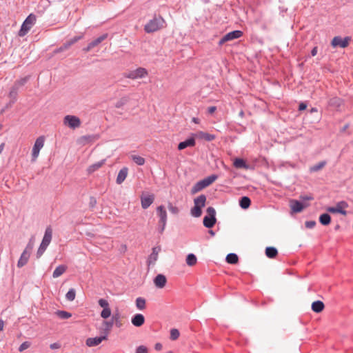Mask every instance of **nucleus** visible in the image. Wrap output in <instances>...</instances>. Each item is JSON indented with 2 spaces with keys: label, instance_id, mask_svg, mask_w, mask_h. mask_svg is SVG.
<instances>
[{
  "label": "nucleus",
  "instance_id": "1",
  "mask_svg": "<svg viewBox=\"0 0 353 353\" xmlns=\"http://www.w3.org/2000/svg\"><path fill=\"white\" fill-rule=\"evenodd\" d=\"M164 24L165 21L161 17H154L145 25L144 30L147 33H152L162 28Z\"/></svg>",
  "mask_w": 353,
  "mask_h": 353
},
{
  "label": "nucleus",
  "instance_id": "2",
  "mask_svg": "<svg viewBox=\"0 0 353 353\" xmlns=\"http://www.w3.org/2000/svg\"><path fill=\"white\" fill-rule=\"evenodd\" d=\"M206 196L201 194L194 199V206L191 209L190 213L194 217H199L202 214V208L205 205Z\"/></svg>",
  "mask_w": 353,
  "mask_h": 353
},
{
  "label": "nucleus",
  "instance_id": "3",
  "mask_svg": "<svg viewBox=\"0 0 353 353\" xmlns=\"http://www.w3.org/2000/svg\"><path fill=\"white\" fill-rule=\"evenodd\" d=\"M37 21V17L34 14H30L25 19L18 32V35L21 37H24L31 30Z\"/></svg>",
  "mask_w": 353,
  "mask_h": 353
},
{
  "label": "nucleus",
  "instance_id": "4",
  "mask_svg": "<svg viewBox=\"0 0 353 353\" xmlns=\"http://www.w3.org/2000/svg\"><path fill=\"white\" fill-rule=\"evenodd\" d=\"M217 179V176L211 175L198 181L191 189V194H194L211 185Z\"/></svg>",
  "mask_w": 353,
  "mask_h": 353
},
{
  "label": "nucleus",
  "instance_id": "5",
  "mask_svg": "<svg viewBox=\"0 0 353 353\" xmlns=\"http://www.w3.org/2000/svg\"><path fill=\"white\" fill-rule=\"evenodd\" d=\"M34 240L30 239L18 261V263H17L18 268H22L25 265H26V263H28L29 258L30 256L32 250L34 248Z\"/></svg>",
  "mask_w": 353,
  "mask_h": 353
},
{
  "label": "nucleus",
  "instance_id": "6",
  "mask_svg": "<svg viewBox=\"0 0 353 353\" xmlns=\"http://www.w3.org/2000/svg\"><path fill=\"white\" fill-rule=\"evenodd\" d=\"M148 75L147 70L144 68H138L136 70L128 71L124 74L125 78L136 80L139 79H143Z\"/></svg>",
  "mask_w": 353,
  "mask_h": 353
},
{
  "label": "nucleus",
  "instance_id": "7",
  "mask_svg": "<svg viewBox=\"0 0 353 353\" xmlns=\"http://www.w3.org/2000/svg\"><path fill=\"white\" fill-rule=\"evenodd\" d=\"M206 211L208 215L203 218V225L208 228H211L216 223V211L212 207H208Z\"/></svg>",
  "mask_w": 353,
  "mask_h": 353
},
{
  "label": "nucleus",
  "instance_id": "8",
  "mask_svg": "<svg viewBox=\"0 0 353 353\" xmlns=\"http://www.w3.org/2000/svg\"><path fill=\"white\" fill-rule=\"evenodd\" d=\"M349 207L348 203L346 201H341L338 202L334 207H329L327 211L330 213H339L344 216L347 215L346 208Z\"/></svg>",
  "mask_w": 353,
  "mask_h": 353
},
{
  "label": "nucleus",
  "instance_id": "9",
  "mask_svg": "<svg viewBox=\"0 0 353 353\" xmlns=\"http://www.w3.org/2000/svg\"><path fill=\"white\" fill-rule=\"evenodd\" d=\"M63 124L72 129H75L81 126V121L77 116L66 115L63 118Z\"/></svg>",
  "mask_w": 353,
  "mask_h": 353
},
{
  "label": "nucleus",
  "instance_id": "10",
  "mask_svg": "<svg viewBox=\"0 0 353 353\" xmlns=\"http://www.w3.org/2000/svg\"><path fill=\"white\" fill-rule=\"evenodd\" d=\"M44 141H45V138L43 136H41L36 139L34 146L32 148V161H35L37 160V159L38 158L40 150L44 145Z\"/></svg>",
  "mask_w": 353,
  "mask_h": 353
},
{
  "label": "nucleus",
  "instance_id": "11",
  "mask_svg": "<svg viewBox=\"0 0 353 353\" xmlns=\"http://www.w3.org/2000/svg\"><path fill=\"white\" fill-rule=\"evenodd\" d=\"M157 215L159 217V232L162 233L165 228L167 222V212L163 206L160 205L157 208Z\"/></svg>",
  "mask_w": 353,
  "mask_h": 353
},
{
  "label": "nucleus",
  "instance_id": "12",
  "mask_svg": "<svg viewBox=\"0 0 353 353\" xmlns=\"http://www.w3.org/2000/svg\"><path fill=\"white\" fill-rule=\"evenodd\" d=\"M243 35V32L240 30H234L227 33L224 35L222 39L219 41V44L222 46L225 43L240 38Z\"/></svg>",
  "mask_w": 353,
  "mask_h": 353
},
{
  "label": "nucleus",
  "instance_id": "13",
  "mask_svg": "<svg viewBox=\"0 0 353 353\" xmlns=\"http://www.w3.org/2000/svg\"><path fill=\"white\" fill-rule=\"evenodd\" d=\"M308 205H303L301 202L295 200H290V207L292 213L301 212L305 208L307 207Z\"/></svg>",
  "mask_w": 353,
  "mask_h": 353
},
{
  "label": "nucleus",
  "instance_id": "14",
  "mask_svg": "<svg viewBox=\"0 0 353 353\" xmlns=\"http://www.w3.org/2000/svg\"><path fill=\"white\" fill-rule=\"evenodd\" d=\"M350 41L349 37H345V39H341L340 37H335L333 38L332 41V46L335 48L337 46H340L341 48H346Z\"/></svg>",
  "mask_w": 353,
  "mask_h": 353
},
{
  "label": "nucleus",
  "instance_id": "15",
  "mask_svg": "<svg viewBox=\"0 0 353 353\" xmlns=\"http://www.w3.org/2000/svg\"><path fill=\"white\" fill-rule=\"evenodd\" d=\"M194 139H204L208 141H213L215 139V136L214 134H211L203 131H199L194 134H192Z\"/></svg>",
  "mask_w": 353,
  "mask_h": 353
},
{
  "label": "nucleus",
  "instance_id": "16",
  "mask_svg": "<svg viewBox=\"0 0 353 353\" xmlns=\"http://www.w3.org/2000/svg\"><path fill=\"white\" fill-rule=\"evenodd\" d=\"M107 339L106 336L100 337L88 338L85 341V344L88 347H94L99 345L103 340Z\"/></svg>",
  "mask_w": 353,
  "mask_h": 353
},
{
  "label": "nucleus",
  "instance_id": "17",
  "mask_svg": "<svg viewBox=\"0 0 353 353\" xmlns=\"http://www.w3.org/2000/svg\"><path fill=\"white\" fill-rule=\"evenodd\" d=\"M167 283L166 277L161 274H157L154 279V283L155 286L158 288H163Z\"/></svg>",
  "mask_w": 353,
  "mask_h": 353
},
{
  "label": "nucleus",
  "instance_id": "18",
  "mask_svg": "<svg viewBox=\"0 0 353 353\" xmlns=\"http://www.w3.org/2000/svg\"><path fill=\"white\" fill-rule=\"evenodd\" d=\"M196 144L195 139L193 137V134L191 135V137L185 140V141L181 142L178 145V149L179 150H182L188 147H194Z\"/></svg>",
  "mask_w": 353,
  "mask_h": 353
},
{
  "label": "nucleus",
  "instance_id": "19",
  "mask_svg": "<svg viewBox=\"0 0 353 353\" xmlns=\"http://www.w3.org/2000/svg\"><path fill=\"white\" fill-rule=\"evenodd\" d=\"M161 252L160 247H154L152 249V252L148 257V265L154 264L158 259L159 254Z\"/></svg>",
  "mask_w": 353,
  "mask_h": 353
},
{
  "label": "nucleus",
  "instance_id": "20",
  "mask_svg": "<svg viewBox=\"0 0 353 353\" xmlns=\"http://www.w3.org/2000/svg\"><path fill=\"white\" fill-rule=\"evenodd\" d=\"M131 322L133 325L141 327L145 323V317L141 314H137L132 318Z\"/></svg>",
  "mask_w": 353,
  "mask_h": 353
},
{
  "label": "nucleus",
  "instance_id": "21",
  "mask_svg": "<svg viewBox=\"0 0 353 353\" xmlns=\"http://www.w3.org/2000/svg\"><path fill=\"white\" fill-rule=\"evenodd\" d=\"M154 195L141 196V206L143 209H147L154 201Z\"/></svg>",
  "mask_w": 353,
  "mask_h": 353
},
{
  "label": "nucleus",
  "instance_id": "22",
  "mask_svg": "<svg viewBox=\"0 0 353 353\" xmlns=\"http://www.w3.org/2000/svg\"><path fill=\"white\" fill-rule=\"evenodd\" d=\"M128 173V169L126 167L123 168L119 172V174L117 177V183L118 184H121L125 179H126Z\"/></svg>",
  "mask_w": 353,
  "mask_h": 353
},
{
  "label": "nucleus",
  "instance_id": "23",
  "mask_svg": "<svg viewBox=\"0 0 353 353\" xmlns=\"http://www.w3.org/2000/svg\"><path fill=\"white\" fill-rule=\"evenodd\" d=\"M233 165L237 169H245L248 170L249 168V165L246 163V162L240 158H236L234 160Z\"/></svg>",
  "mask_w": 353,
  "mask_h": 353
},
{
  "label": "nucleus",
  "instance_id": "24",
  "mask_svg": "<svg viewBox=\"0 0 353 353\" xmlns=\"http://www.w3.org/2000/svg\"><path fill=\"white\" fill-rule=\"evenodd\" d=\"M52 237V230L49 226L46 229L42 242L44 243V244H47L49 245V244L51 242Z\"/></svg>",
  "mask_w": 353,
  "mask_h": 353
},
{
  "label": "nucleus",
  "instance_id": "25",
  "mask_svg": "<svg viewBox=\"0 0 353 353\" xmlns=\"http://www.w3.org/2000/svg\"><path fill=\"white\" fill-rule=\"evenodd\" d=\"M324 307V303L321 301H316L312 303V310L314 312L319 313L323 310Z\"/></svg>",
  "mask_w": 353,
  "mask_h": 353
},
{
  "label": "nucleus",
  "instance_id": "26",
  "mask_svg": "<svg viewBox=\"0 0 353 353\" xmlns=\"http://www.w3.org/2000/svg\"><path fill=\"white\" fill-rule=\"evenodd\" d=\"M105 160L103 159V160H101L99 162H97V163L91 165L88 168V173L91 174V173H93L94 172H95L96 170H99L100 168H101L105 164Z\"/></svg>",
  "mask_w": 353,
  "mask_h": 353
},
{
  "label": "nucleus",
  "instance_id": "27",
  "mask_svg": "<svg viewBox=\"0 0 353 353\" xmlns=\"http://www.w3.org/2000/svg\"><path fill=\"white\" fill-rule=\"evenodd\" d=\"M343 104V101L339 97H333L329 101V105L335 108H339Z\"/></svg>",
  "mask_w": 353,
  "mask_h": 353
},
{
  "label": "nucleus",
  "instance_id": "28",
  "mask_svg": "<svg viewBox=\"0 0 353 353\" xmlns=\"http://www.w3.org/2000/svg\"><path fill=\"white\" fill-rule=\"evenodd\" d=\"M67 270V266L65 265H60L56 268V269L53 272V277L57 278L61 276Z\"/></svg>",
  "mask_w": 353,
  "mask_h": 353
},
{
  "label": "nucleus",
  "instance_id": "29",
  "mask_svg": "<svg viewBox=\"0 0 353 353\" xmlns=\"http://www.w3.org/2000/svg\"><path fill=\"white\" fill-rule=\"evenodd\" d=\"M278 254L277 250L273 247H268L265 249V254L268 258L273 259Z\"/></svg>",
  "mask_w": 353,
  "mask_h": 353
},
{
  "label": "nucleus",
  "instance_id": "30",
  "mask_svg": "<svg viewBox=\"0 0 353 353\" xmlns=\"http://www.w3.org/2000/svg\"><path fill=\"white\" fill-rule=\"evenodd\" d=\"M197 263L196 256L194 254H189L186 257V263L189 266H194Z\"/></svg>",
  "mask_w": 353,
  "mask_h": 353
},
{
  "label": "nucleus",
  "instance_id": "31",
  "mask_svg": "<svg viewBox=\"0 0 353 353\" xmlns=\"http://www.w3.org/2000/svg\"><path fill=\"white\" fill-rule=\"evenodd\" d=\"M320 223L323 225H327L331 222V217L328 214H323L319 217Z\"/></svg>",
  "mask_w": 353,
  "mask_h": 353
},
{
  "label": "nucleus",
  "instance_id": "32",
  "mask_svg": "<svg viewBox=\"0 0 353 353\" xmlns=\"http://www.w3.org/2000/svg\"><path fill=\"white\" fill-rule=\"evenodd\" d=\"M239 258L236 254L230 253L226 256V261L230 264H236L238 263Z\"/></svg>",
  "mask_w": 353,
  "mask_h": 353
},
{
  "label": "nucleus",
  "instance_id": "33",
  "mask_svg": "<svg viewBox=\"0 0 353 353\" xmlns=\"http://www.w3.org/2000/svg\"><path fill=\"white\" fill-rule=\"evenodd\" d=\"M94 140L93 136L88 135V136H82L78 139V142L80 144L85 145L89 142H92Z\"/></svg>",
  "mask_w": 353,
  "mask_h": 353
},
{
  "label": "nucleus",
  "instance_id": "34",
  "mask_svg": "<svg viewBox=\"0 0 353 353\" xmlns=\"http://www.w3.org/2000/svg\"><path fill=\"white\" fill-rule=\"evenodd\" d=\"M146 301L145 299L142 297H138L136 299V306L140 310H143L145 308Z\"/></svg>",
  "mask_w": 353,
  "mask_h": 353
},
{
  "label": "nucleus",
  "instance_id": "35",
  "mask_svg": "<svg viewBox=\"0 0 353 353\" xmlns=\"http://www.w3.org/2000/svg\"><path fill=\"white\" fill-rule=\"evenodd\" d=\"M251 201L248 196H243L241 199L239 204L243 209H247L250 205Z\"/></svg>",
  "mask_w": 353,
  "mask_h": 353
},
{
  "label": "nucleus",
  "instance_id": "36",
  "mask_svg": "<svg viewBox=\"0 0 353 353\" xmlns=\"http://www.w3.org/2000/svg\"><path fill=\"white\" fill-rule=\"evenodd\" d=\"M56 314L57 316L62 319H68L72 316L71 313L63 310H58L56 312Z\"/></svg>",
  "mask_w": 353,
  "mask_h": 353
},
{
  "label": "nucleus",
  "instance_id": "37",
  "mask_svg": "<svg viewBox=\"0 0 353 353\" xmlns=\"http://www.w3.org/2000/svg\"><path fill=\"white\" fill-rule=\"evenodd\" d=\"M131 159L135 163H137L139 165H143L145 162L144 158L138 155H132Z\"/></svg>",
  "mask_w": 353,
  "mask_h": 353
},
{
  "label": "nucleus",
  "instance_id": "38",
  "mask_svg": "<svg viewBox=\"0 0 353 353\" xmlns=\"http://www.w3.org/2000/svg\"><path fill=\"white\" fill-rule=\"evenodd\" d=\"M76 297V291L74 289H70L69 291L65 294V298L69 301H72L74 300Z\"/></svg>",
  "mask_w": 353,
  "mask_h": 353
},
{
  "label": "nucleus",
  "instance_id": "39",
  "mask_svg": "<svg viewBox=\"0 0 353 353\" xmlns=\"http://www.w3.org/2000/svg\"><path fill=\"white\" fill-rule=\"evenodd\" d=\"M106 37H107V35L103 34V35L98 37L97 39H94L90 43L91 44V46H92V48H94L97 46H98L99 43H101L104 39H105Z\"/></svg>",
  "mask_w": 353,
  "mask_h": 353
},
{
  "label": "nucleus",
  "instance_id": "40",
  "mask_svg": "<svg viewBox=\"0 0 353 353\" xmlns=\"http://www.w3.org/2000/svg\"><path fill=\"white\" fill-rule=\"evenodd\" d=\"M179 336H180V333L177 329H176V328L171 329L170 336L171 340L175 341L179 337Z\"/></svg>",
  "mask_w": 353,
  "mask_h": 353
},
{
  "label": "nucleus",
  "instance_id": "41",
  "mask_svg": "<svg viewBox=\"0 0 353 353\" xmlns=\"http://www.w3.org/2000/svg\"><path fill=\"white\" fill-rule=\"evenodd\" d=\"M28 79V77H24V78L21 79L20 80L17 81L14 84V85L15 86V88L19 89L21 86H23V85H25V83L27 82Z\"/></svg>",
  "mask_w": 353,
  "mask_h": 353
},
{
  "label": "nucleus",
  "instance_id": "42",
  "mask_svg": "<svg viewBox=\"0 0 353 353\" xmlns=\"http://www.w3.org/2000/svg\"><path fill=\"white\" fill-rule=\"evenodd\" d=\"M72 46L69 41H66L62 46H61L59 48L55 50V52H60L62 51H64L65 50H68L70 48V46Z\"/></svg>",
  "mask_w": 353,
  "mask_h": 353
},
{
  "label": "nucleus",
  "instance_id": "43",
  "mask_svg": "<svg viewBox=\"0 0 353 353\" xmlns=\"http://www.w3.org/2000/svg\"><path fill=\"white\" fill-rule=\"evenodd\" d=\"M110 315H111V310L110 307L103 309L102 310V312H101V316L103 319H107V318L110 317Z\"/></svg>",
  "mask_w": 353,
  "mask_h": 353
},
{
  "label": "nucleus",
  "instance_id": "44",
  "mask_svg": "<svg viewBox=\"0 0 353 353\" xmlns=\"http://www.w3.org/2000/svg\"><path fill=\"white\" fill-rule=\"evenodd\" d=\"M128 101V99L127 97H123L119 101H118L115 105V106L118 108L124 105Z\"/></svg>",
  "mask_w": 353,
  "mask_h": 353
},
{
  "label": "nucleus",
  "instance_id": "45",
  "mask_svg": "<svg viewBox=\"0 0 353 353\" xmlns=\"http://www.w3.org/2000/svg\"><path fill=\"white\" fill-rule=\"evenodd\" d=\"M99 305L103 309H106V308L109 307L108 302L103 299H101L99 300Z\"/></svg>",
  "mask_w": 353,
  "mask_h": 353
},
{
  "label": "nucleus",
  "instance_id": "46",
  "mask_svg": "<svg viewBox=\"0 0 353 353\" xmlns=\"http://www.w3.org/2000/svg\"><path fill=\"white\" fill-rule=\"evenodd\" d=\"M325 162H320L319 164L313 166L311 168V170L314 171V172L318 171V170H321V168H323L325 166Z\"/></svg>",
  "mask_w": 353,
  "mask_h": 353
},
{
  "label": "nucleus",
  "instance_id": "47",
  "mask_svg": "<svg viewBox=\"0 0 353 353\" xmlns=\"http://www.w3.org/2000/svg\"><path fill=\"white\" fill-rule=\"evenodd\" d=\"M30 346V343L28 341L23 342L19 347V352H23V350L28 349Z\"/></svg>",
  "mask_w": 353,
  "mask_h": 353
},
{
  "label": "nucleus",
  "instance_id": "48",
  "mask_svg": "<svg viewBox=\"0 0 353 353\" xmlns=\"http://www.w3.org/2000/svg\"><path fill=\"white\" fill-rule=\"evenodd\" d=\"M136 353H148V348L144 345H140L137 347Z\"/></svg>",
  "mask_w": 353,
  "mask_h": 353
},
{
  "label": "nucleus",
  "instance_id": "49",
  "mask_svg": "<svg viewBox=\"0 0 353 353\" xmlns=\"http://www.w3.org/2000/svg\"><path fill=\"white\" fill-rule=\"evenodd\" d=\"M168 209H169L170 212L172 214H176L179 212L178 208L172 205L171 203H169Z\"/></svg>",
  "mask_w": 353,
  "mask_h": 353
},
{
  "label": "nucleus",
  "instance_id": "50",
  "mask_svg": "<svg viewBox=\"0 0 353 353\" xmlns=\"http://www.w3.org/2000/svg\"><path fill=\"white\" fill-rule=\"evenodd\" d=\"M17 90H18V89H16L15 86L13 85V86L12 87V88L10 91L9 96L10 97L15 98L17 94Z\"/></svg>",
  "mask_w": 353,
  "mask_h": 353
},
{
  "label": "nucleus",
  "instance_id": "51",
  "mask_svg": "<svg viewBox=\"0 0 353 353\" xmlns=\"http://www.w3.org/2000/svg\"><path fill=\"white\" fill-rule=\"evenodd\" d=\"M113 319L115 321V325L117 327H120L122 325V323L119 321V316L118 315L114 316Z\"/></svg>",
  "mask_w": 353,
  "mask_h": 353
},
{
  "label": "nucleus",
  "instance_id": "52",
  "mask_svg": "<svg viewBox=\"0 0 353 353\" xmlns=\"http://www.w3.org/2000/svg\"><path fill=\"white\" fill-rule=\"evenodd\" d=\"M82 38H83V36L74 37V38H72L70 40H69V41L70 42V43L72 45H73L75 43H77L79 40L81 39Z\"/></svg>",
  "mask_w": 353,
  "mask_h": 353
},
{
  "label": "nucleus",
  "instance_id": "53",
  "mask_svg": "<svg viewBox=\"0 0 353 353\" xmlns=\"http://www.w3.org/2000/svg\"><path fill=\"white\" fill-rule=\"evenodd\" d=\"M315 225H316V222L314 221H307L305 223V226L308 228H312L313 227H314Z\"/></svg>",
  "mask_w": 353,
  "mask_h": 353
},
{
  "label": "nucleus",
  "instance_id": "54",
  "mask_svg": "<svg viewBox=\"0 0 353 353\" xmlns=\"http://www.w3.org/2000/svg\"><path fill=\"white\" fill-rule=\"evenodd\" d=\"M61 345L59 343H54L50 344V347L52 350L60 348Z\"/></svg>",
  "mask_w": 353,
  "mask_h": 353
},
{
  "label": "nucleus",
  "instance_id": "55",
  "mask_svg": "<svg viewBox=\"0 0 353 353\" xmlns=\"http://www.w3.org/2000/svg\"><path fill=\"white\" fill-rule=\"evenodd\" d=\"M300 198L303 201H310L313 199V197L310 195L301 196Z\"/></svg>",
  "mask_w": 353,
  "mask_h": 353
},
{
  "label": "nucleus",
  "instance_id": "56",
  "mask_svg": "<svg viewBox=\"0 0 353 353\" xmlns=\"http://www.w3.org/2000/svg\"><path fill=\"white\" fill-rule=\"evenodd\" d=\"M45 251L46 250H43L42 248H39V249L37 250V258L41 257L43 255V254L44 253Z\"/></svg>",
  "mask_w": 353,
  "mask_h": 353
},
{
  "label": "nucleus",
  "instance_id": "57",
  "mask_svg": "<svg viewBox=\"0 0 353 353\" xmlns=\"http://www.w3.org/2000/svg\"><path fill=\"white\" fill-rule=\"evenodd\" d=\"M104 325L106 326V328L108 330H110L112 327V322H108V321H104Z\"/></svg>",
  "mask_w": 353,
  "mask_h": 353
},
{
  "label": "nucleus",
  "instance_id": "58",
  "mask_svg": "<svg viewBox=\"0 0 353 353\" xmlns=\"http://www.w3.org/2000/svg\"><path fill=\"white\" fill-rule=\"evenodd\" d=\"M216 110V108L215 106H211L209 107L208 109V111L210 114H213Z\"/></svg>",
  "mask_w": 353,
  "mask_h": 353
},
{
  "label": "nucleus",
  "instance_id": "59",
  "mask_svg": "<svg viewBox=\"0 0 353 353\" xmlns=\"http://www.w3.org/2000/svg\"><path fill=\"white\" fill-rule=\"evenodd\" d=\"M162 345L160 343H157L155 344L154 345V349L157 350V351H160L162 349Z\"/></svg>",
  "mask_w": 353,
  "mask_h": 353
},
{
  "label": "nucleus",
  "instance_id": "60",
  "mask_svg": "<svg viewBox=\"0 0 353 353\" xmlns=\"http://www.w3.org/2000/svg\"><path fill=\"white\" fill-rule=\"evenodd\" d=\"M307 108V105L305 103H301L300 105H299V110H305Z\"/></svg>",
  "mask_w": 353,
  "mask_h": 353
},
{
  "label": "nucleus",
  "instance_id": "61",
  "mask_svg": "<svg viewBox=\"0 0 353 353\" xmlns=\"http://www.w3.org/2000/svg\"><path fill=\"white\" fill-rule=\"evenodd\" d=\"M316 54H317V47H314L311 51V54H312V56L314 57Z\"/></svg>",
  "mask_w": 353,
  "mask_h": 353
},
{
  "label": "nucleus",
  "instance_id": "62",
  "mask_svg": "<svg viewBox=\"0 0 353 353\" xmlns=\"http://www.w3.org/2000/svg\"><path fill=\"white\" fill-rule=\"evenodd\" d=\"M92 48H92V46H91V44H90V43H89V44L88 45V46L83 49V50H84L85 52H89V51H90L91 49H92Z\"/></svg>",
  "mask_w": 353,
  "mask_h": 353
},
{
  "label": "nucleus",
  "instance_id": "63",
  "mask_svg": "<svg viewBox=\"0 0 353 353\" xmlns=\"http://www.w3.org/2000/svg\"><path fill=\"white\" fill-rule=\"evenodd\" d=\"M48 245L47 244H44V243L41 242L39 248H42L43 250H46V248H48Z\"/></svg>",
  "mask_w": 353,
  "mask_h": 353
},
{
  "label": "nucleus",
  "instance_id": "64",
  "mask_svg": "<svg viewBox=\"0 0 353 353\" xmlns=\"http://www.w3.org/2000/svg\"><path fill=\"white\" fill-rule=\"evenodd\" d=\"M192 121V122H194V123H196V124H199L200 123L199 119L196 118V117H193Z\"/></svg>",
  "mask_w": 353,
  "mask_h": 353
}]
</instances>
